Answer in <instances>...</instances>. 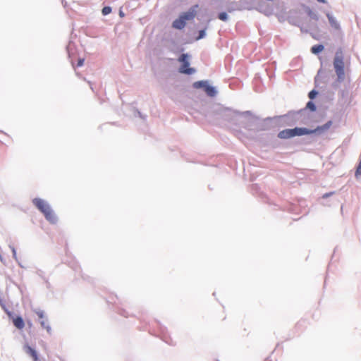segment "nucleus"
<instances>
[{
    "label": "nucleus",
    "instance_id": "6ab92c4d",
    "mask_svg": "<svg viewBox=\"0 0 361 361\" xmlns=\"http://www.w3.org/2000/svg\"><path fill=\"white\" fill-rule=\"evenodd\" d=\"M84 64V59H79L78 61L77 66L80 67Z\"/></svg>",
    "mask_w": 361,
    "mask_h": 361
},
{
    "label": "nucleus",
    "instance_id": "9b49d317",
    "mask_svg": "<svg viewBox=\"0 0 361 361\" xmlns=\"http://www.w3.org/2000/svg\"><path fill=\"white\" fill-rule=\"evenodd\" d=\"M323 49H324V46L323 45H322V44H317V45L313 46L311 48V51L313 54H317L319 52L322 51Z\"/></svg>",
    "mask_w": 361,
    "mask_h": 361
},
{
    "label": "nucleus",
    "instance_id": "f03ea898",
    "mask_svg": "<svg viewBox=\"0 0 361 361\" xmlns=\"http://www.w3.org/2000/svg\"><path fill=\"white\" fill-rule=\"evenodd\" d=\"M34 205L44 214L46 219L51 224L57 221V218L49 204L40 198L32 200Z\"/></svg>",
    "mask_w": 361,
    "mask_h": 361
},
{
    "label": "nucleus",
    "instance_id": "39448f33",
    "mask_svg": "<svg viewBox=\"0 0 361 361\" xmlns=\"http://www.w3.org/2000/svg\"><path fill=\"white\" fill-rule=\"evenodd\" d=\"M36 314L38 316L39 319H40V324L42 327L45 329L47 331V332L49 333L51 331V327L49 325L47 319L44 316V312L39 310L36 312Z\"/></svg>",
    "mask_w": 361,
    "mask_h": 361
},
{
    "label": "nucleus",
    "instance_id": "7ed1b4c3",
    "mask_svg": "<svg viewBox=\"0 0 361 361\" xmlns=\"http://www.w3.org/2000/svg\"><path fill=\"white\" fill-rule=\"evenodd\" d=\"M334 68L338 78V81L341 82L345 79L344 54L341 49H338L334 59Z\"/></svg>",
    "mask_w": 361,
    "mask_h": 361
},
{
    "label": "nucleus",
    "instance_id": "0eeeda50",
    "mask_svg": "<svg viewBox=\"0 0 361 361\" xmlns=\"http://www.w3.org/2000/svg\"><path fill=\"white\" fill-rule=\"evenodd\" d=\"M13 325L18 329H23L25 326V323L22 317H17L13 320Z\"/></svg>",
    "mask_w": 361,
    "mask_h": 361
},
{
    "label": "nucleus",
    "instance_id": "2eb2a0df",
    "mask_svg": "<svg viewBox=\"0 0 361 361\" xmlns=\"http://www.w3.org/2000/svg\"><path fill=\"white\" fill-rule=\"evenodd\" d=\"M219 18L221 20L226 21L228 18V16H227L226 13L222 12L219 14Z\"/></svg>",
    "mask_w": 361,
    "mask_h": 361
},
{
    "label": "nucleus",
    "instance_id": "a211bd4d",
    "mask_svg": "<svg viewBox=\"0 0 361 361\" xmlns=\"http://www.w3.org/2000/svg\"><path fill=\"white\" fill-rule=\"evenodd\" d=\"M204 36H205V30H200L199 32V36L197 37V39H200L203 38Z\"/></svg>",
    "mask_w": 361,
    "mask_h": 361
},
{
    "label": "nucleus",
    "instance_id": "f3484780",
    "mask_svg": "<svg viewBox=\"0 0 361 361\" xmlns=\"http://www.w3.org/2000/svg\"><path fill=\"white\" fill-rule=\"evenodd\" d=\"M317 94V91L312 90L311 92H310L308 96H309V97L311 99H314V97H316Z\"/></svg>",
    "mask_w": 361,
    "mask_h": 361
},
{
    "label": "nucleus",
    "instance_id": "4be33fe9",
    "mask_svg": "<svg viewBox=\"0 0 361 361\" xmlns=\"http://www.w3.org/2000/svg\"><path fill=\"white\" fill-rule=\"evenodd\" d=\"M320 3H326V0H317Z\"/></svg>",
    "mask_w": 361,
    "mask_h": 361
},
{
    "label": "nucleus",
    "instance_id": "dca6fc26",
    "mask_svg": "<svg viewBox=\"0 0 361 361\" xmlns=\"http://www.w3.org/2000/svg\"><path fill=\"white\" fill-rule=\"evenodd\" d=\"M307 108L310 109L312 111L316 110L315 104L312 102H307Z\"/></svg>",
    "mask_w": 361,
    "mask_h": 361
},
{
    "label": "nucleus",
    "instance_id": "9d476101",
    "mask_svg": "<svg viewBox=\"0 0 361 361\" xmlns=\"http://www.w3.org/2000/svg\"><path fill=\"white\" fill-rule=\"evenodd\" d=\"M25 348L26 353L32 357L34 361H38V355L35 350H34L29 345H26Z\"/></svg>",
    "mask_w": 361,
    "mask_h": 361
},
{
    "label": "nucleus",
    "instance_id": "20e7f679",
    "mask_svg": "<svg viewBox=\"0 0 361 361\" xmlns=\"http://www.w3.org/2000/svg\"><path fill=\"white\" fill-rule=\"evenodd\" d=\"M188 56L186 54H183L179 57L178 61L182 63V65L179 68V72L181 73L190 75L194 73L195 70L193 68H189L190 63L188 62Z\"/></svg>",
    "mask_w": 361,
    "mask_h": 361
},
{
    "label": "nucleus",
    "instance_id": "6e6552de",
    "mask_svg": "<svg viewBox=\"0 0 361 361\" xmlns=\"http://www.w3.org/2000/svg\"><path fill=\"white\" fill-rule=\"evenodd\" d=\"M185 25L183 19L180 16L179 18L175 20L173 23V27L176 29H183Z\"/></svg>",
    "mask_w": 361,
    "mask_h": 361
},
{
    "label": "nucleus",
    "instance_id": "aec40b11",
    "mask_svg": "<svg viewBox=\"0 0 361 361\" xmlns=\"http://www.w3.org/2000/svg\"><path fill=\"white\" fill-rule=\"evenodd\" d=\"M119 16H120L121 17H123V16H124V13H123V11H119Z\"/></svg>",
    "mask_w": 361,
    "mask_h": 361
},
{
    "label": "nucleus",
    "instance_id": "1a4fd4ad",
    "mask_svg": "<svg viewBox=\"0 0 361 361\" xmlns=\"http://www.w3.org/2000/svg\"><path fill=\"white\" fill-rule=\"evenodd\" d=\"M326 16H327V18L329 19V23H330L331 26L332 27H334V29H336V30H339L340 29V25L337 22V20L335 19V18H334L329 13H327Z\"/></svg>",
    "mask_w": 361,
    "mask_h": 361
},
{
    "label": "nucleus",
    "instance_id": "4468645a",
    "mask_svg": "<svg viewBox=\"0 0 361 361\" xmlns=\"http://www.w3.org/2000/svg\"><path fill=\"white\" fill-rule=\"evenodd\" d=\"M111 12V8L109 6H105L102 8V13L104 16H106Z\"/></svg>",
    "mask_w": 361,
    "mask_h": 361
},
{
    "label": "nucleus",
    "instance_id": "f8f14e48",
    "mask_svg": "<svg viewBox=\"0 0 361 361\" xmlns=\"http://www.w3.org/2000/svg\"><path fill=\"white\" fill-rule=\"evenodd\" d=\"M204 89L207 94L209 96H214L216 93L214 88L213 87L207 85V84Z\"/></svg>",
    "mask_w": 361,
    "mask_h": 361
},
{
    "label": "nucleus",
    "instance_id": "423d86ee",
    "mask_svg": "<svg viewBox=\"0 0 361 361\" xmlns=\"http://www.w3.org/2000/svg\"><path fill=\"white\" fill-rule=\"evenodd\" d=\"M196 16V11L194 8L190 9L188 12L183 13L180 15V17L183 19L186 23L187 20H192Z\"/></svg>",
    "mask_w": 361,
    "mask_h": 361
},
{
    "label": "nucleus",
    "instance_id": "ddd939ff",
    "mask_svg": "<svg viewBox=\"0 0 361 361\" xmlns=\"http://www.w3.org/2000/svg\"><path fill=\"white\" fill-rule=\"evenodd\" d=\"M206 82H204V81H198V82H195L194 84H193V87L195 88H204V87L206 86Z\"/></svg>",
    "mask_w": 361,
    "mask_h": 361
},
{
    "label": "nucleus",
    "instance_id": "f257e3e1",
    "mask_svg": "<svg viewBox=\"0 0 361 361\" xmlns=\"http://www.w3.org/2000/svg\"><path fill=\"white\" fill-rule=\"evenodd\" d=\"M332 126V121H329L324 125L318 126L314 130H308L305 128H295L293 129H285L279 132L278 137L281 139H288L295 136L303 135H310L313 133H321L330 128Z\"/></svg>",
    "mask_w": 361,
    "mask_h": 361
},
{
    "label": "nucleus",
    "instance_id": "412c9836",
    "mask_svg": "<svg viewBox=\"0 0 361 361\" xmlns=\"http://www.w3.org/2000/svg\"><path fill=\"white\" fill-rule=\"evenodd\" d=\"M330 195V193H326L323 195L324 198L328 197Z\"/></svg>",
    "mask_w": 361,
    "mask_h": 361
}]
</instances>
